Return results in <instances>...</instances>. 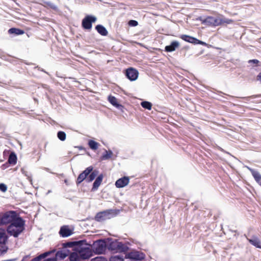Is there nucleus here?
<instances>
[{"label":"nucleus","mask_w":261,"mask_h":261,"mask_svg":"<svg viewBox=\"0 0 261 261\" xmlns=\"http://www.w3.org/2000/svg\"><path fill=\"white\" fill-rule=\"evenodd\" d=\"M90 261H108V260L103 256H98L92 258Z\"/></svg>","instance_id":"38"},{"label":"nucleus","mask_w":261,"mask_h":261,"mask_svg":"<svg viewBox=\"0 0 261 261\" xmlns=\"http://www.w3.org/2000/svg\"><path fill=\"white\" fill-rule=\"evenodd\" d=\"M124 256L121 254L114 255L110 257L109 261H124Z\"/></svg>","instance_id":"29"},{"label":"nucleus","mask_w":261,"mask_h":261,"mask_svg":"<svg viewBox=\"0 0 261 261\" xmlns=\"http://www.w3.org/2000/svg\"><path fill=\"white\" fill-rule=\"evenodd\" d=\"M189 43H192L194 45L201 44V45H202L204 46L207 45L206 43H205V42L200 40L198 39L197 38L194 37L193 36H192L190 41L189 42Z\"/></svg>","instance_id":"31"},{"label":"nucleus","mask_w":261,"mask_h":261,"mask_svg":"<svg viewBox=\"0 0 261 261\" xmlns=\"http://www.w3.org/2000/svg\"><path fill=\"white\" fill-rule=\"evenodd\" d=\"M192 36L188 35H181L180 36V38L182 39L186 42H189L190 41Z\"/></svg>","instance_id":"39"},{"label":"nucleus","mask_w":261,"mask_h":261,"mask_svg":"<svg viewBox=\"0 0 261 261\" xmlns=\"http://www.w3.org/2000/svg\"><path fill=\"white\" fill-rule=\"evenodd\" d=\"M45 95H46V97L47 98H48V95H47V94L46 93H45Z\"/></svg>","instance_id":"55"},{"label":"nucleus","mask_w":261,"mask_h":261,"mask_svg":"<svg viewBox=\"0 0 261 261\" xmlns=\"http://www.w3.org/2000/svg\"><path fill=\"white\" fill-rule=\"evenodd\" d=\"M96 20L95 16L87 15L82 21V27L84 30H90L92 27V23L95 22Z\"/></svg>","instance_id":"10"},{"label":"nucleus","mask_w":261,"mask_h":261,"mask_svg":"<svg viewBox=\"0 0 261 261\" xmlns=\"http://www.w3.org/2000/svg\"><path fill=\"white\" fill-rule=\"evenodd\" d=\"M35 68H38L39 70L41 71H42L47 74H49L48 72H47V71H46L45 70H44L43 68H40V67H39L38 66H36L35 67Z\"/></svg>","instance_id":"46"},{"label":"nucleus","mask_w":261,"mask_h":261,"mask_svg":"<svg viewBox=\"0 0 261 261\" xmlns=\"http://www.w3.org/2000/svg\"><path fill=\"white\" fill-rule=\"evenodd\" d=\"M21 171L22 173L27 177V179L29 180V181L32 183V178L31 173L27 171L24 168H21Z\"/></svg>","instance_id":"36"},{"label":"nucleus","mask_w":261,"mask_h":261,"mask_svg":"<svg viewBox=\"0 0 261 261\" xmlns=\"http://www.w3.org/2000/svg\"><path fill=\"white\" fill-rule=\"evenodd\" d=\"M43 169H44V170H45L46 171H47V172H50V173H51V172L50 171L49 169V168H48L44 167V168H43ZM51 173H53V172H51Z\"/></svg>","instance_id":"51"},{"label":"nucleus","mask_w":261,"mask_h":261,"mask_svg":"<svg viewBox=\"0 0 261 261\" xmlns=\"http://www.w3.org/2000/svg\"><path fill=\"white\" fill-rule=\"evenodd\" d=\"M56 252V249L53 248L50 250L45 251L42 253H41L37 256L32 258L30 261H43L49 257L51 256L52 254H54Z\"/></svg>","instance_id":"13"},{"label":"nucleus","mask_w":261,"mask_h":261,"mask_svg":"<svg viewBox=\"0 0 261 261\" xmlns=\"http://www.w3.org/2000/svg\"><path fill=\"white\" fill-rule=\"evenodd\" d=\"M6 154V150L4 151V155H5Z\"/></svg>","instance_id":"54"},{"label":"nucleus","mask_w":261,"mask_h":261,"mask_svg":"<svg viewBox=\"0 0 261 261\" xmlns=\"http://www.w3.org/2000/svg\"><path fill=\"white\" fill-rule=\"evenodd\" d=\"M30 254L24 255L20 261H26V260L30 259Z\"/></svg>","instance_id":"45"},{"label":"nucleus","mask_w":261,"mask_h":261,"mask_svg":"<svg viewBox=\"0 0 261 261\" xmlns=\"http://www.w3.org/2000/svg\"><path fill=\"white\" fill-rule=\"evenodd\" d=\"M129 181L128 176H123L117 179L115 182V186L117 188H122L127 186Z\"/></svg>","instance_id":"16"},{"label":"nucleus","mask_w":261,"mask_h":261,"mask_svg":"<svg viewBox=\"0 0 261 261\" xmlns=\"http://www.w3.org/2000/svg\"><path fill=\"white\" fill-rule=\"evenodd\" d=\"M8 189L7 186L4 184V183H1L0 184V191L3 192H5L7 191Z\"/></svg>","instance_id":"41"},{"label":"nucleus","mask_w":261,"mask_h":261,"mask_svg":"<svg viewBox=\"0 0 261 261\" xmlns=\"http://www.w3.org/2000/svg\"><path fill=\"white\" fill-rule=\"evenodd\" d=\"M253 103H259L260 101L259 100H255V99H254L253 100H252L251 101Z\"/></svg>","instance_id":"52"},{"label":"nucleus","mask_w":261,"mask_h":261,"mask_svg":"<svg viewBox=\"0 0 261 261\" xmlns=\"http://www.w3.org/2000/svg\"><path fill=\"white\" fill-rule=\"evenodd\" d=\"M93 166H90L82 171L76 180V184L79 185L85 180L87 182V176L93 171Z\"/></svg>","instance_id":"12"},{"label":"nucleus","mask_w":261,"mask_h":261,"mask_svg":"<svg viewBox=\"0 0 261 261\" xmlns=\"http://www.w3.org/2000/svg\"><path fill=\"white\" fill-rule=\"evenodd\" d=\"M128 25L130 27H136L138 25V22L136 20H130L128 21Z\"/></svg>","instance_id":"40"},{"label":"nucleus","mask_w":261,"mask_h":261,"mask_svg":"<svg viewBox=\"0 0 261 261\" xmlns=\"http://www.w3.org/2000/svg\"><path fill=\"white\" fill-rule=\"evenodd\" d=\"M113 155V152L111 150H106L105 149L104 152L102 153V154L100 156V160L101 161L103 160H109Z\"/></svg>","instance_id":"25"},{"label":"nucleus","mask_w":261,"mask_h":261,"mask_svg":"<svg viewBox=\"0 0 261 261\" xmlns=\"http://www.w3.org/2000/svg\"><path fill=\"white\" fill-rule=\"evenodd\" d=\"M189 43H192L194 45L201 44V45H202L204 46L207 45L206 43H205V42L200 40L198 39L197 38L194 37L193 36H192L190 41L189 42Z\"/></svg>","instance_id":"32"},{"label":"nucleus","mask_w":261,"mask_h":261,"mask_svg":"<svg viewBox=\"0 0 261 261\" xmlns=\"http://www.w3.org/2000/svg\"><path fill=\"white\" fill-rule=\"evenodd\" d=\"M30 254L24 255L20 261H26V260L30 259Z\"/></svg>","instance_id":"44"},{"label":"nucleus","mask_w":261,"mask_h":261,"mask_svg":"<svg viewBox=\"0 0 261 261\" xmlns=\"http://www.w3.org/2000/svg\"><path fill=\"white\" fill-rule=\"evenodd\" d=\"M72 251L70 250H67L63 248L62 247L60 248L59 250L56 249V252L52 254L51 256L49 257L44 261H58V260H62L68 257L71 254Z\"/></svg>","instance_id":"7"},{"label":"nucleus","mask_w":261,"mask_h":261,"mask_svg":"<svg viewBox=\"0 0 261 261\" xmlns=\"http://www.w3.org/2000/svg\"><path fill=\"white\" fill-rule=\"evenodd\" d=\"M25 221L19 215L7 227V232L11 236L17 238L25 229Z\"/></svg>","instance_id":"3"},{"label":"nucleus","mask_w":261,"mask_h":261,"mask_svg":"<svg viewBox=\"0 0 261 261\" xmlns=\"http://www.w3.org/2000/svg\"><path fill=\"white\" fill-rule=\"evenodd\" d=\"M246 239L252 245L256 248L261 249V242L258 237L253 235L250 238L246 237Z\"/></svg>","instance_id":"17"},{"label":"nucleus","mask_w":261,"mask_h":261,"mask_svg":"<svg viewBox=\"0 0 261 261\" xmlns=\"http://www.w3.org/2000/svg\"><path fill=\"white\" fill-rule=\"evenodd\" d=\"M17 158L14 152H11L9 154L7 162L11 165H15L17 163Z\"/></svg>","instance_id":"23"},{"label":"nucleus","mask_w":261,"mask_h":261,"mask_svg":"<svg viewBox=\"0 0 261 261\" xmlns=\"http://www.w3.org/2000/svg\"><path fill=\"white\" fill-rule=\"evenodd\" d=\"M42 86L43 88L48 90L49 91H51V89H50L48 85H47L46 84H42Z\"/></svg>","instance_id":"47"},{"label":"nucleus","mask_w":261,"mask_h":261,"mask_svg":"<svg viewBox=\"0 0 261 261\" xmlns=\"http://www.w3.org/2000/svg\"><path fill=\"white\" fill-rule=\"evenodd\" d=\"M67 182V180H66V179H65V182Z\"/></svg>","instance_id":"56"},{"label":"nucleus","mask_w":261,"mask_h":261,"mask_svg":"<svg viewBox=\"0 0 261 261\" xmlns=\"http://www.w3.org/2000/svg\"><path fill=\"white\" fill-rule=\"evenodd\" d=\"M96 31L101 36H106L108 34L107 29L102 24H97L95 28Z\"/></svg>","instance_id":"22"},{"label":"nucleus","mask_w":261,"mask_h":261,"mask_svg":"<svg viewBox=\"0 0 261 261\" xmlns=\"http://www.w3.org/2000/svg\"><path fill=\"white\" fill-rule=\"evenodd\" d=\"M123 244L126 245L128 247H129L128 246L131 245V243L129 242H128V241L125 242L124 243H123Z\"/></svg>","instance_id":"49"},{"label":"nucleus","mask_w":261,"mask_h":261,"mask_svg":"<svg viewBox=\"0 0 261 261\" xmlns=\"http://www.w3.org/2000/svg\"><path fill=\"white\" fill-rule=\"evenodd\" d=\"M103 178V174L98 175L96 178L95 181L93 183L92 191H95L97 190L100 185Z\"/></svg>","instance_id":"20"},{"label":"nucleus","mask_w":261,"mask_h":261,"mask_svg":"<svg viewBox=\"0 0 261 261\" xmlns=\"http://www.w3.org/2000/svg\"><path fill=\"white\" fill-rule=\"evenodd\" d=\"M86 242V240H81L77 241L66 242L62 244V247L65 249L70 250L74 251L75 247H77L79 244Z\"/></svg>","instance_id":"14"},{"label":"nucleus","mask_w":261,"mask_h":261,"mask_svg":"<svg viewBox=\"0 0 261 261\" xmlns=\"http://www.w3.org/2000/svg\"><path fill=\"white\" fill-rule=\"evenodd\" d=\"M108 100L112 105L118 109L122 110L124 108V106L118 102L117 99L115 96L109 95L108 96Z\"/></svg>","instance_id":"19"},{"label":"nucleus","mask_w":261,"mask_h":261,"mask_svg":"<svg viewBox=\"0 0 261 261\" xmlns=\"http://www.w3.org/2000/svg\"><path fill=\"white\" fill-rule=\"evenodd\" d=\"M19 215L14 211H9L2 215L0 214L1 226L10 224Z\"/></svg>","instance_id":"9"},{"label":"nucleus","mask_w":261,"mask_h":261,"mask_svg":"<svg viewBox=\"0 0 261 261\" xmlns=\"http://www.w3.org/2000/svg\"><path fill=\"white\" fill-rule=\"evenodd\" d=\"M89 147L93 150L98 149L99 144L93 140H89L88 143Z\"/></svg>","instance_id":"28"},{"label":"nucleus","mask_w":261,"mask_h":261,"mask_svg":"<svg viewBox=\"0 0 261 261\" xmlns=\"http://www.w3.org/2000/svg\"><path fill=\"white\" fill-rule=\"evenodd\" d=\"M124 74L126 78L131 82L137 80L139 76V72L138 70L134 67H128L126 69Z\"/></svg>","instance_id":"11"},{"label":"nucleus","mask_w":261,"mask_h":261,"mask_svg":"<svg viewBox=\"0 0 261 261\" xmlns=\"http://www.w3.org/2000/svg\"><path fill=\"white\" fill-rule=\"evenodd\" d=\"M179 45V43L177 41H173L168 45L165 47V51L166 52H172L175 50Z\"/></svg>","instance_id":"21"},{"label":"nucleus","mask_w":261,"mask_h":261,"mask_svg":"<svg viewBox=\"0 0 261 261\" xmlns=\"http://www.w3.org/2000/svg\"><path fill=\"white\" fill-rule=\"evenodd\" d=\"M43 3L45 5L46 7H47L55 11H57L58 10V7L55 4L50 2L44 1Z\"/></svg>","instance_id":"35"},{"label":"nucleus","mask_w":261,"mask_h":261,"mask_svg":"<svg viewBox=\"0 0 261 261\" xmlns=\"http://www.w3.org/2000/svg\"><path fill=\"white\" fill-rule=\"evenodd\" d=\"M94 255L104 254L108 250L107 240L106 239H101L93 242L91 244Z\"/></svg>","instance_id":"5"},{"label":"nucleus","mask_w":261,"mask_h":261,"mask_svg":"<svg viewBox=\"0 0 261 261\" xmlns=\"http://www.w3.org/2000/svg\"><path fill=\"white\" fill-rule=\"evenodd\" d=\"M216 148L217 149L224 152V153H227L230 155H231V154L230 153H229L228 152L225 151V150H224L222 147H221L220 146H216Z\"/></svg>","instance_id":"42"},{"label":"nucleus","mask_w":261,"mask_h":261,"mask_svg":"<svg viewBox=\"0 0 261 261\" xmlns=\"http://www.w3.org/2000/svg\"><path fill=\"white\" fill-rule=\"evenodd\" d=\"M77 147L79 149V150H83L84 149V147H83L82 146H77Z\"/></svg>","instance_id":"53"},{"label":"nucleus","mask_w":261,"mask_h":261,"mask_svg":"<svg viewBox=\"0 0 261 261\" xmlns=\"http://www.w3.org/2000/svg\"><path fill=\"white\" fill-rule=\"evenodd\" d=\"M8 236L7 234L5 229L0 228V242L8 241Z\"/></svg>","instance_id":"30"},{"label":"nucleus","mask_w":261,"mask_h":261,"mask_svg":"<svg viewBox=\"0 0 261 261\" xmlns=\"http://www.w3.org/2000/svg\"><path fill=\"white\" fill-rule=\"evenodd\" d=\"M140 105L142 108L148 110H150L152 106L151 102L145 100L142 101Z\"/></svg>","instance_id":"33"},{"label":"nucleus","mask_w":261,"mask_h":261,"mask_svg":"<svg viewBox=\"0 0 261 261\" xmlns=\"http://www.w3.org/2000/svg\"><path fill=\"white\" fill-rule=\"evenodd\" d=\"M247 168L250 171L252 175L254 178L256 182L261 186V174L256 170L253 169L247 166Z\"/></svg>","instance_id":"18"},{"label":"nucleus","mask_w":261,"mask_h":261,"mask_svg":"<svg viewBox=\"0 0 261 261\" xmlns=\"http://www.w3.org/2000/svg\"><path fill=\"white\" fill-rule=\"evenodd\" d=\"M256 80L261 83V71L257 74L256 76Z\"/></svg>","instance_id":"48"},{"label":"nucleus","mask_w":261,"mask_h":261,"mask_svg":"<svg viewBox=\"0 0 261 261\" xmlns=\"http://www.w3.org/2000/svg\"><path fill=\"white\" fill-rule=\"evenodd\" d=\"M74 233V229L70 228L69 225H63L60 227L59 233L62 238H67Z\"/></svg>","instance_id":"15"},{"label":"nucleus","mask_w":261,"mask_h":261,"mask_svg":"<svg viewBox=\"0 0 261 261\" xmlns=\"http://www.w3.org/2000/svg\"><path fill=\"white\" fill-rule=\"evenodd\" d=\"M98 173L99 171L98 170L93 169V171L87 176V182H92L98 175Z\"/></svg>","instance_id":"24"},{"label":"nucleus","mask_w":261,"mask_h":261,"mask_svg":"<svg viewBox=\"0 0 261 261\" xmlns=\"http://www.w3.org/2000/svg\"><path fill=\"white\" fill-rule=\"evenodd\" d=\"M197 20L200 21L201 24L209 27H215L223 25L224 23L230 24L233 20L230 19L225 18L222 16L221 17L219 16H199L197 18Z\"/></svg>","instance_id":"2"},{"label":"nucleus","mask_w":261,"mask_h":261,"mask_svg":"<svg viewBox=\"0 0 261 261\" xmlns=\"http://www.w3.org/2000/svg\"><path fill=\"white\" fill-rule=\"evenodd\" d=\"M94 255L91 244L86 240V242L79 244L72 251L69 257V261H81L89 259Z\"/></svg>","instance_id":"1"},{"label":"nucleus","mask_w":261,"mask_h":261,"mask_svg":"<svg viewBox=\"0 0 261 261\" xmlns=\"http://www.w3.org/2000/svg\"><path fill=\"white\" fill-rule=\"evenodd\" d=\"M108 250L114 253H123L129 250V247L123 244L122 242L118 241L117 239L111 238H107Z\"/></svg>","instance_id":"4"},{"label":"nucleus","mask_w":261,"mask_h":261,"mask_svg":"<svg viewBox=\"0 0 261 261\" xmlns=\"http://www.w3.org/2000/svg\"><path fill=\"white\" fill-rule=\"evenodd\" d=\"M258 97H261V94L252 95L251 96L242 97V98L245 100L246 101H249L252 99H254Z\"/></svg>","instance_id":"37"},{"label":"nucleus","mask_w":261,"mask_h":261,"mask_svg":"<svg viewBox=\"0 0 261 261\" xmlns=\"http://www.w3.org/2000/svg\"><path fill=\"white\" fill-rule=\"evenodd\" d=\"M124 258L130 261H143L146 258V254L142 251L129 248V250L124 253Z\"/></svg>","instance_id":"6"},{"label":"nucleus","mask_w":261,"mask_h":261,"mask_svg":"<svg viewBox=\"0 0 261 261\" xmlns=\"http://www.w3.org/2000/svg\"><path fill=\"white\" fill-rule=\"evenodd\" d=\"M116 215V210L108 209L97 213L94 217V220L98 222H102L114 217Z\"/></svg>","instance_id":"8"},{"label":"nucleus","mask_w":261,"mask_h":261,"mask_svg":"<svg viewBox=\"0 0 261 261\" xmlns=\"http://www.w3.org/2000/svg\"><path fill=\"white\" fill-rule=\"evenodd\" d=\"M8 33L10 34H14L15 35H22L24 33V31L23 30L16 28H11L8 30Z\"/></svg>","instance_id":"26"},{"label":"nucleus","mask_w":261,"mask_h":261,"mask_svg":"<svg viewBox=\"0 0 261 261\" xmlns=\"http://www.w3.org/2000/svg\"><path fill=\"white\" fill-rule=\"evenodd\" d=\"M57 136L58 138L61 141H64L66 140V134L64 131H58Z\"/></svg>","instance_id":"34"},{"label":"nucleus","mask_w":261,"mask_h":261,"mask_svg":"<svg viewBox=\"0 0 261 261\" xmlns=\"http://www.w3.org/2000/svg\"><path fill=\"white\" fill-rule=\"evenodd\" d=\"M8 241L0 242V256L6 253L8 250V247L6 245Z\"/></svg>","instance_id":"27"},{"label":"nucleus","mask_w":261,"mask_h":261,"mask_svg":"<svg viewBox=\"0 0 261 261\" xmlns=\"http://www.w3.org/2000/svg\"><path fill=\"white\" fill-rule=\"evenodd\" d=\"M259 61L257 59H252L248 61V63L249 64H258L259 63Z\"/></svg>","instance_id":"43"},{"label":"nucleus","mask_w":261,"mask_h":261,"mask_svg":"<svg viewBox=\"0 0 261 261\" xmlns=\"http://www.w3.org/2000/svg\"><path fill=\"white\" fill-rule=\"evenodd\" d=\"M3 261H16V258L8 259L4 260Z\"/></svg>","instance_id":"50"}]
</instances>
